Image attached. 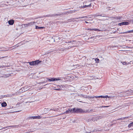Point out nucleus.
<instances>
[{"mask_svg":"<svg viewBox=\"0 0 133 133\" xmlns=\"http://www.w3.org/2000/svg\"><path fill=\"white\" fill-rule=\"evenodd\" d=\"M59 38L57 36H54L52 38V41H53L54 42H57L59 40Z\"/></svg>","mask_w":133,"mask_h":133,"instance_id":"423d86ee","label":"nucleus"},{"mask_svg":"<svg viewBox=\"0 0 133 133\" xmlns=\"http://www.w3.org/2000/svg\"><path fill=\"white\" fill-rule=\"evenodd\" d=\"M41 117L40 116H34L32 117H29L28 118L29 119H40Z\"/></svg>","mask_w":133,"mask_h":133,"instance_id":"0eeeda50","label":"nucleus"},{"mask_svg":"<svg viewBox=\"0 0 133 133\" xmlns=\"http://www.w3.org/2000/svg\"><path fill=\"white\" fill-rule=\"evenodd\" d=\"M95 61L97 62H98L99 60V59L96 58L95 59Z\"/></svg>","mask_w":133,"mask_h":133,"instance_id":"bb28decb","label":"nucleus"},{"mask_svg":"<svg viewBox=\"0 0 133 133\" xmlns=\"http://www.w3.org/2000/svg\"><path fill=\"white\" fill-rule=\"evenodd\" d=\"M44 82H40V83H39V84H42Z\"/></svg>","mask_w":133,"mask_h":133,"instance_id":"49530a36","label":"nucleus"},{"mask_svg":"<svg viewBox=\"0 0 133 133\" xmlns=\"http://www.w3.org/2000/svg\"><path fill=\"white\" fill-rule=\"evenodd\" d=\"M121 63H122V64L123 65H124V63H125V62H121Z\"/></svg>","mask_w":133,"mask_h":133,"instance_id":"58836bf2","label":"nucleus"},{"mask_svg":"<svg viewBox=\"0 0 133 133\" xmlns=\"http://www.w3.org/2000/svg\"><path fill=\"white\" fill-rule=\"evenodd\" d=\"M20 111H15L14 112H19Z\"/></svg>","mask_w":133,"mask_h":133,"instance_id":"09e8293b","label":"nucleus"},{"mask_svg":"<svg viewBox=\"0 0 133 133\" xmlns=\"http://www.w3.org/2000/svg\"><path fill=\"white\" fill-rule=\"evenodd\" d=\"M2 106L3 107H6L7 105L6 103L5 102H4L1 104Z\"/></svg>","mask_w":133,"mask_h":133,"instance_id":"ddd939ff","label":"nucleus"},{"mask_svg":"<svg viewBox=\"0 0 133 133\" xmlns=\"http://www.w3.org/2000/svg\"><path fill=\"white\" fill-rule=\"evenodd\" d=\"M128 47V46L125 45V48H127Z\"/></svg>","mask_w":133,"mask_h":133,"instance_id":"8fccbe9b","label":"nucleus"},{"mask_svg":"<svg viewBox=\"0 0 133 133\" xmlns=\"http://www.w3.org/2000/svg\"><path fill=\"white\" fill-rule=\"evenodd\" d=\"M97 31H101V30L98 29V30H97Z\"/></svg>","mask_w":133,"mask_h":133,"instance_id":"864d4df0","label":"nucleus"},{"mask_svg":"<svg viewBox=\"0 0 133 133\" xmlns=\"http://www.w3.org/2000/svg\"><path fill=\"white\" fill-rule=\"evenodd\" d=\"M9 76H10L9 75H4L3 76H2L1 77H2L6 78H7V77H9Z\"/></svg>","mask_w":133,"mask_h":133,"instance_id":"6ab92c4d","label":"nucleus"},{"mask_svg":"<svg viewBox=\"0 0 133 133\" xmlns=\"http://www.w3.org/2000/svg\"><path fill=\"white\" fill-rule=\"evenodd\" d=\"M94 111L92 109H68L64 113L68 114L71 112H75L76 113H88L93 112Z\"/></svg>","mask_w":133,"mask_h":133,"instance_id":"f257e3e1","label":"nucleus"},{"mask_svg":"<svg viewBox=\"0 0 133 133\" xmlns=\"http://www.w3.org/2000/svg\"><path fill=\"white\" fill-rule=\"evenodd\" d=\"M48 80L51 81H57L60 80V79L59 78H51L50 79V78H47Z\"/></svg>","mask_w":133,"mask_h":133,"instance_id":"6e6552de","label":"nucleus"},{"mask_svg":"<svg viewBox=\"0 0 133 133\" xmlns=\"http://www.w3.org/2000/svg\"><path fill=\"white\" fill-rule=\"evenodd\" d=\"M90 3V1H84V2L83 3V4H89Z\"/></svg>","mask_w":133,"mask_h":133,"instance_id":"2eb2a0df","label":"nucleus"},{"mask_svg":"<svg viewBox=\"0 0 133 133\" xmlns=\"http://www.w3.org/2000/svg\"><path fill=\"white\" fill-rule=\"evenodd\" d=\"M33 101H32V102H33Z\"/></svg>","mask_w":133,"mask_h":133,"instance_id":"338daca9","label":"nucleus"},{"mask_svg":"<svg viewBox=\"0 0 133 133\" xmlns=\"http://www.w3.org/2000/svg\"><path fill=\"white\" fill-rule=\"evenodd\" d=\"M42 89V88H40V89H39L40 90L41 89Z\"/></svg>","mask_w":133,"mask_h":133,"instance_id":"680f3d73","label":"nucleus"},{"mask_svg":"<svg viewBox=\"0 0 133 133\" xmlns=\"http://www.w3.org/2000/svg\"><path fill=\"white\" fill-rule=\"evenodd\" d=\"M4 129V128H1H1H0V130H2V129Z\"/></svg>","mask_w":133,"mask_h":133,"instance_id":"13d9d810","label":"nucleus"},{"mask_svg":"<svg viewBox=\"0 0 133 133\" xmlns=\"http://www.w3.org/2000/svg\"><path fill=\"white\" fill-rule=\"evenodd\" d=\"M131 117L130 116H128V117H125V119H127L128 118H130Z\"/></svg>","mask_w":133,"mask_h":133,"instance_id":"c756f323","label":"nucleus"},{"mask_svg":"<svg viewBox=\"0 0 133 133\" xmlns=\"http://www.w3.org/2000/svg\"><path fill=\"white\" fill-rule=\"evenodd\" d=\"M55 90H60L61 89H54Z\"/></svg>","mask_w":133,"mask_h":133,"instance_id":"473e14b6","label":"nucleus"},{"mask_svg":"<svg viewBox=\"0 0 133 133\" xmlns=\"http://www.w3.org/2000/svg\"><path fill=\"white\" fill-rule=\"evenodd\" d=\"M16 125H12V126H10L8 127H4L3 128L4 129H5V128H9L10 127H16Z\"/></svg>","mask_w":133,"mask_h":133,"instance_id":"b1692460","label":"nucleus"},{"mask_svg":"<svg viewBox=\"0 0 133 133\" xmlns=\"http://www.w3.org/2000/svg\"><path fill=\"white\" fill-rule=\"evenodd\" d=\"M44 28L43 27H39L37 26H36V29H42Z\"/></svg>","mask_w":133,"mask_h":133,"instance_id":"4468645a","label":"nucleus"},{"mask_svg":"<svg viewBox=\"0 0 133 133\" xmlns=\"http://www.w3.org/2000/svg\"><path fill=\"white\" fill-rule=\"evenodd\" d=\"M65 42L67 43H71V44H74V45H71L66 48V49H69L71 48V47L77 46L78 45H77V43H79V42H76V41H68V42Z\"/></svg>","mask_w":133,"mask_h":133,"instance_id":"f03ea898","label":"nucleus"},{"mask_svg":"<svg viewBox=\"0 0 133 133\" xmlns=\"http://www.w3.org/2000/svg\"><path fill=\"white\" fill-rule=\"evenodd\" d=\"M88 29L89 30H93V29L90 28V29Z\"/></svg>","mask_w":133,"mask_h":133,"instance_id":"ea45409f","label":"nucleus"},{"mask_svg":"<svg viewBox=\"0 0 133 133\" xmlns=\"http://www.w3.org/2000/svg\"><path fill=\"white\" fill-rule=\"evenodd\" d=\"M89 17V18H91V17Z\"/></svg>","mask_w":133,"mask_h":133,"instance_id":"052dcab7","label":"nucleus"},{"mask_svg":"<svg viewBox=\"0 0 133 133\" xmlns=\"http://www.w3.org/2000/svg\"><path fill=\"white\" fill-rule=\"evenodd\" d=\"M2 67V66H0V68Z\"/></svg>","mask_w":133,"mask_h":133,"instance_id":"e2e57ef3","label":"nucleus"},{"mask_svg":"<svg viewBox=\"0 0 133 133\" xmlns=\"http://www.w3.org/2000/svg\"><path fill=\"white\" fill-rule=\"evenodd\" d=\"M109 107V106H103L102 107Z\"/></svg>","mask_w":133,"mask_h":133,"instance_id":"a19ab883","label":"nucleus"},{"mask_svg":"<svg viewBox=\"0 0 133 133\" xmlns=\"http://www.w3.org/2000/svg\"><path fill=\"white\" fill-rule=\"evenodd\" d=\"M128 48H129V49H130V47H128Z\"/></svg>","mask_w":133,"mask_h":133,"instance_id":"4d7b16f0","label":"nucleus"},{"mask_svg":"<svg viewBox=\"0 0 133 133\" xmlns=\"http://www.w3.org/2000/svg\"><path fill=\"white\" fill-rule=\"evenodd\" d=\"M44 109V112L43 113V114H46V113L48 112V110H47L48 109Z\"/></svg>","mask_w":133,"mask_h":133,"instance_id":"f3484780","label":"nucleus"},{"mask_svg":"<svg viewBox=\"0 0 133 133\" xmlns=\"http://www.w3.org/2000/svg\"><path fill=\"white\" fill-rule=\"evenodd\" d=\"M124 25H125V22H122V23H119L118 24V25L120 26Z\"/></svg>","mask_w":133,"mask_h":133,"instance_id":"5701e85b","label":"nucleus"},{"mask_svg":"<svg viewBox=\"0 0 133 133\" xmlns=\"http://www.w3.org/2000/svg\"><path fill=\"white\" fill-rule=\"evenodd\" d=\"M95 0H92V1H94Z\"/></svg>","mask_w":133,"mask_h":133,"instance_id":"0e129e2a","label":"nucleus"},{"mask_svg":"<svg viewBox=\"0 0 133 133\" xmlns=\"http://www.w3.org/2000/svg\"><path fill=\"white\" fill-rule=\"evenodd\" d=\"M125 51H130L131 50H125Z\"/></svg>","mask_w":133,"mask_h":133,"instance_id":"37998d69","label":"nucleus"},{"mask_svg":"<svg viewBox=\"0 0 133 133\" xmlns=\"http://www.w3.org/2000/svg\"><path fill=\"white\" fill-rule=\"evenodd\" d=\"M92 4L91 3H90L89 4H83V5H81V6H79L80 8H88L89 7H91L92 6L91 5Z\"/></svg>","mask_w":133,"mask_h":133,"instance_id":"20e7f679","label":"nucleus"},{"mask_svg":"<svg viewBox=\"0 0 133 133\" xmlns=\"http://www.w3.org/2000/svg\"><path fill=\"white\" fill-rule=\"evenodd\" d=\"M92 16H94V18L95 17L97 16H99V15H93Z\"/></svg>","mask_w":133,"mask_h":133,"instance_id":"7c9ffc66","label":"nucleus"},{"mask_svg":"<svg viewBox=\"0 0 133 133\" xmlns=\"http://www.w3.org/2000/svg\"><path fill=\"white\" fill-rule=\"evenodd\" d=\"M59 14H53L51 15V16H57L58 15H59Z\"/></svg>","mask_w":133,"mask_h":133,"instance_id":"412c9836","label":"nucleus"},{"mask_svg":"<svg viewBox=\"0 0 133 133\" xmlns=\"http://www.w3.org/2000/svg\"><path fill=\"white\" fill-rule=\"evenodd\" d=\"M80 21H84L85 20H82V19H81L80 20Z\"/></svg>","mask_w":133,"mask_h":133,"instance_id":"5fc2aeb1","label":"nucleus"},{"mask_svg":"<svg viewBox=\"0 0 133 133\" xmlns=\"http://www.w3.org/2000/svg\"><path fill=\"white\" fill-rule=\"evenodd\" d=\"M78 96L80 97H83L84 98H87L88 97L86 95L82 94H78Z\"/></svg>","mask_w":133,"mask_h":133,"instance_id":"9d476101","label":"nucleus"},{"mask_svg":"<svg viewBox=\"0 0 133 133\" xmlns=\"http://www.w3.org/2000/svg\"><path fill=\"white\" fill-rule=\"evenodd\" d=\"M125 98V100H126V98Z\"/></svg>","mask_w":133,"mask_h":133,"instance_id":"bf43d9fd","label":"nucleus"},{"mask_svg":"<svg viewBox=\"0 0 133 133\" xmlns=\"http://www.w3.org/2000/svg\"><path fill=\"white\" fill-rule=\"evenodd\" d=\"M85 23H88V22H87V21H86L85 22Z\"/></svg>","mask_w":133,"mask_h":133,"instance_id":"603ef678","label":"nucleus"},{"mask_svg":"<svg viewBox=\"0 0 133 133\" xmlns=\"http://www.w3.org/2000/svg\"><path fill=\"white\" fill-rule=\"evenodd\" d=\"M126 101L127 102L126 103H125V106L126 105H125L126 104H127V103H128V102L127 101Z\"/></svg>","mask_w":133,"mask_h":133,"instance_id":"c03bdc74","label":"nucleus"},{"mask_svg":"<svg viewBox=\"0 0 133 133\" xmlns=\"http://www.w3.org/2000/svg\"><path fill=\"white\" fill-rule=\"evenodd\" d=\"M89 97L90 98H94L95 97L96 98H107V97L109 98L108 96L107 95L106 96H94L93 97L91 96Z\"/></svg>","mask_w":133,"mask_h":133,"instance_id":"39448f33","label":"nucleus"},{"mask_svg":"<svg viewBox=\"0 0 133 133\" xmlns=\"http://www.w3.org/2000/svg\"><path fill=\"white\" fill-rule=\"evenodd\" d=\"M85 132L86 133H90L91 132L90 131H86Z\"/></svg>","mask_w":133,"mask_h":133,"instance_id":"79ce46f5","label":"nucleus"},{"mask_svg":"<svg viewBox=\"0 0 133 133\" xmlns=\"http://www.w3.org/2000/svg\"><path fill=\"white\" fill-rule=\"evenodd\" d=\"M124 118H123V119ZM123 120V118H119V119H117V120Z\"/></svg>","mask_w":133,"mask_h":133,"instance_id":"4c0bfd02","label":"nucleus"},{"mask_svg":"<svg viewBox=\"0 0 133 133\" xmlns=\"http://www.w3.org/2000/svg\"><path fill=\"white\" fill-rule=\"evenodd\" d=\"M132 62L131 61H130L129 62V63H127V62H125V65H128V64H131V62Z\"/></svg>","mask_w":133,"mask_h":133,"instance_id":"393cba45","label":"nucleus"},{"mask_svg":"<svg viewBox=\"0 0 133 133\" xmlns=\"http://www.w3.org/2000/svg\"><path fill=\"white\" fill-rule=\"evenodd\" d=\"M60 87L61 89H62V88H63V90H64V88L65 87V86L64 85H60Z\"/></svg>","mask_w":133,"mask_h":133,"instance_id":"4be33fe9","label":"nucleus"},{"mask_svg":"<svg viewBox=\"0 0 133 133\" xmlns=\"http://www.w3.org/2000/svg\"><path fill=\"white\" fill-rule=\"evenodd\" d=\"M4 57H1V58H0H0H4Z\"/></svg>","mask_w":133,"mask_h":133,"instance_id":"6e6d98bb","label":"nucleus"},{"mask_svg":"<svg viewBox=\"0 0 133 133\" xmlns=\"http://www.w3.org/2000/svg\"><path fill=\"white\" fill-rule=\"evenodd\" d=\"M34 23L35 22H32L28 23H27V24L28 26H30L32 25H33Z\"/></svg>","mask_w":133,"mask_h":133,"instance_id":"9b49d317","label":"nucleus"},{"mask_svg":"<svg viewBox=\"0 0 133 133\" xmlns=\"http://www.w3.org/2000/svg\"><path fill=\"white\" fill-rule=\"evenodd\" d=\"M103 15H99V16H102V17H105V16L103 14Z\"/></svg>","mask_w":133,"mask_h":133,"instance_id":"e433bc0d","label":"nucleus"},{"mask_svg":"<svg viewBox=\"0 0 133 133\" xmlns=\"http://www.w3.org/2000/svg\"><path fill=\"white\" fill-rule=\"evenodd\" d=\"M129 22L125 21V25H128L129 24Z\"/></svg>","mask_w":133,"mask_h":133,"instance_id":"cd10ccee","label":"nucleus"},{"mask_svg":"<svg viewBox=\"0 0 133 133\" xmlns=\"http://www.w3.org/2000/svg\"><path fill=\"white\" fill-rule=\"evenodd\" d=\"M29 87H25L23 88H22L21 89H22V90H23V89H24V91H26L29 89L30 88H29Z\"/></svg>","mask_w":133,"mask_h":133,"instance_id":"f8f14e48","label":"nucleus"},{"mask_svg":"<svg viewBox=\"0 0 133 133\" xmlns=\"http://www.w3.org/2000/svg\"><path fill=\"white\" fill-rule=\"evenodd\" d=\"M79 102H82V101H79Z\"/></svg>","mask_w":133,"mask_h":133,"instance_id":"69168bd1","label":"nucleus"},{"mask_svg":"<svg viewBox=\"0 0 133 133\" xmlns=\"http://www.w3.org/2000/svg\"><path fill=\"white\" fill-rule=\"evenodd\" d=\"M80 18H81V19L83 18V17H79L78 18H77L76 19H80Z\"/></svg>","mask_w":133,"mask_h":133,"instance_id":"2f4dec72","label":"nucleus"},{"mask_svg":"<svg viewBox=\"0 0 133 133\" xmlns=\"http://www.w3.org/2000/svg\"><path fill=\"white\" fill-rule=\"evenodd\" d=\"M41 62V61H39V60H37L34 61L28 62L27 63H29L30 65H34L37 64Z\"/></svg>","mask_w":133,"mask_h":133,"instance_id":"7ed1b4c3","label":"nucleus"},{"mask_svg":"<svg viewBox=\"0 0 133 133\" xmlns=\"http://www.w3.org/2000/svg\"><path fill=\"white\" fill-rule=\"evenodd\" d=\"M97 30H98V29H93V30L95 31H97Z\"/></svg>","mask_w":133,"mask_h":133,"instance_id":"72a5a7b5","label":"nucleus"},{"mask_svg":"<svg viewBox=\"0 0 133 133\" xmlns=\"http://www.w3.org/2000/svg\"><path fill=\"white\" fill-rule=\"evenodd\" d=\"M93 37H90V38H89L88 39H93Z\"/></svg>","mask_w":133,"mask_h":133,"instance_id":"a18cd8bd","label":"nucleus"},{"mask_svg":"<svg viewBox=\"0 0 133 133\" xmlns=\"http://www.w3.org/2000/svg\"><path fill=\"white\" fill-rule=\"evenodd\" d=\"M130 15H128V16L127 17H128L127 18H128V17H130Z\"/></svg>","mask_w":133,"mask_h":133,"instance_id":"de8ad7c7","label":"nucleus"},{"mask_svg":"<svg viewBox=\"0 0 133 133\" xmlns=\"http://www.w3.org/2000/svg\"><path fill=\"white\" fill-rule=\"evenodd\" d=\"M22 26L23 27H27L28 26L27 24H23L22 25Z\"/></svg>","mask_w":133,"mask_h":133,"instance_id":"aec40b11","label":"nucleus"},{"mask_svg":"<svg viewBox=\"0 0 133 133\" xmlns=\"http://www.w3.org/2000/svg\"><path fill=\"white\" fill-rule=\"evenodd\" d=\"M83 18H88L87 16H83Z\"/></svg>","mask_w":133,"mask_h":133,"instance_id":"c9c22d12","label":"nucleus"},{"mask_svg":"<svg viewBox=\"0 0 133 133\" xmlns=\"http://www.w3.org/2000/svg\"><path fill=\"white\" fill-rule=\"evenodd\" d=\"M132 126H133V122L130 123L128 125V127L130 128Z\"/></svg>","mask_w":133,"mask_h":133,"instance_id":"dca6fc26","label":"nucleus"},{"mask_svg":"<svg viewBox=\"0 0 133 133\" xmlns=\"http://www.w3.org/2000/svg\"><path fill=\"white\" fill-rule=\"evenodd\" d=\"M133 33V30H129L128 31L125 32V34L127 33Z\"/></svg>","mask_w":133,"mask_h":133,"instance_id":"a211bd4d","label":"nucleus"},{"mask_svg":"<svg viewBox=\"0 0 133 133\" xmlns=\"http://www.w3.org/2000/svg\"><path fill=\"white\" fill-rule=\"evenodd\" d=\"M76 10H74V11H70L69 12H68L69 13H72L73 12H75V11H76Z\"/></svg>","mask_w":133,"mask_h":133,"instance_id":"a878e982","label":"nucleus"},{"mask_svg":"<svg viewBox=\"0 0 133 133\" xmlns=\"http://www.w3.org/2000/svg\"><path fill=\"white\" fill-rule=\"evenodd\" d=\"M108 8H109V7H108ZM107 9H108V7H107Z\"/></svg>","mask_w":133,"mask_h":133,"instance_id":"774afa93","label":"nucleus"},{"mask_svg":"<svg viewBox=\"0 0 133 133\" xmlns=\"http://www.w3.org/2000/svg\"><path fill=\"white\" fill-rule=\"evenodd\" d=\"M133 23V19H132L130 22V23Z\"/></svg>","mask_w":133,"mask_h":133,"instance_id":"f704fd0d","label":"nucleus"},{"mask_svg":"<svg viewBox=\"0 0 133 133\" xmlns=\"http://www.w3.org/2000/svg\"><path fill=\"white\" fill-rule=\"evenodd\" d=\"M8 23L9 24L11 25L14 24V21L13 20H10L8 21Z\"/></svg>","mask_w":133,"mask_h":133,"instance_id":"1a4fd4ad","label":"nucleus"},{"mask_svg":"<svg viewBox=\"0 0 133 133\" xmlns=\"http://www.w3.org/2000/svg\"><path fill=\"white\" fill-rule=\"evenodd\" d=\"M120 51H124L125 50H120Z\"/></svg>","mask_w":133,"mask_h":133,"instance_id":"3c124183","label":"nucleus"},{"mask_svg":"<svg viewBox=\"0 0 133 133\" xmlns=\"http://www.w3.org/2000/svg\"><path fill=\"white\" fill-rule=\"evenodd\" d=\"M99 131L98 130L95 129L93 130V132H97V131Z\"/></svg>","mask_w":133,"mask_h":133,"instance_id":"c85d7f7f","label":"nucleus"}]
</instances>
